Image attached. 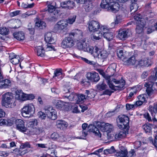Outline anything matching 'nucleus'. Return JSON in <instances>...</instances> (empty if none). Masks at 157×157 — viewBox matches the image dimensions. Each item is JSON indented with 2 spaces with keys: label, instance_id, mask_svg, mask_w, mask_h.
Returning a JSON list of instances; mask_svg holds the SVG:
<instances>
[{
  "label": "nucleus",
  "instance_id": "9b49d317",
  "mask_svg": "<svg viewBox=\"0 0 157 157\" xmlns=\"http://www.w3.org/2000/svg\"><path fill=\"white\" fill-rule=\"evenodd\" d=\"M15 122L17 130L21 132H26L27 129L25 126L24 121L21 119H17Z\"/></svg>",
  "mask_w": 157,
  "mask_h": 157
},
{
  "label": "nucleus",
  "instance_id": "f704fd0d",
  "mask_svg": "<svg viewBox=\"0 0 157 157\" xmlns=\"http://www.w3.org/2000/svg\"><path fill=\"white\" fill-rule=\"evenodd\" d=\"M93 7V3L91 2L85 3L84 6V9L86 12L90 11L92 9Z\"/></svg>",
  "mask_w": 157,
  "mask_h": 157
},
{
  "label": "nucleus",
  "instance_id": "774afa93",
  "mask_svg": "<svg viewBox=\"0 0 157 157\" xmlns=\"http://www.w3.org/2000/svg\"><path fill=\"white\" fill-rule=\"evenodd\" d=\"M88 131L86 130H82V136L80 138V139H85L84 138H85L86 136L88 134L87 132Z\"/></svg>",
  "mask_w": 157,
  "mask_h": 157
},
{
  "label": "nucleus",
  "instance_id": "e2e57ef3",
  "mask_svg": "<svg viewBox=\"0 0 157 157\" xmlns=\"http://www.w3.org/2000/svg\"><path fill=\"white\" fill-rule=\"evenodd\" d=\"M38 115L39 118L41 119H45L46 117V114L45 113L40 111L38 112Z\"/></svg>",
  "mask_w": 157,
  "mask_h": 157
},
{
  "label": "nucleus",
  "instance_id": "4c0bfd02",
  "mask_svg": "<svg viewBox=\"0 0 157 157\" xmlns=\"http://www.w3.org/2000/svg\"><path fill=\"white\" fill-rule=\"evenodd\" d=\"M99 72L100 74L107 81V82L108 84L109 82L111 80L110 77H111V75H109L105 73L102 70H99Z\"/></svg>",
  "mask_w": 157,
  "mask_h": 157
},
{
  "label": "nucleus",
  "instance_id": "ea45409f",
  "mask_svg": "<svg viewBox=\"0 0 157 157\" xmlns=\"http://www.w3.org/2000/svg\"><path fill=\"white\" fill-rule=\"evenodd\" d=\"M148 59L147 58H144L138 61V64L141 66H146L148 65Z\"/></svg>",
  "mask_w": 157,
  "mask_h": 157
},
{
  "label": "nucleus",
  "instance_id": "5701e85b",
  "mask_svg": "<svg viewBox=\"0 0 157 157\" xmlns=\"http://www.w3.org/2000/svg\"><path fill=\"white\" fill-rule=\"evenodd\" d=\"M13 36L14 38L18 40H22L25 39L24 34L22 31L16 32L13 34Z\"/></svg>",
  "mask_w": 157,
  "mask_h": 157
},
{
  "label": "nucleus",
  "instance_id": "58836bf2",
  "mask_svg": "<svg viewBox=\"0 0 157 157\" xmlns=\"http://www.w3.org/2000/svg\"><path fill=\"white\" fill-rule=\"evenodd\" d=\"M138 7L137 4L135 2H133L132 3L130 7L131 13L132 14L136 12L137 10Z\"/></svg>",
  "mask_w": 157,
  "mask_h": 157
},
{
  "label": "nucleus",
  "instance_id": "338daca9",
  "mask_svg": "<svg viewBox=\"0 0 157 157\" xmlns=\"http://www.w3.org/2000/svg\"><path fill=\"white\" fill-rule=\"evenodd\" d=\"M138 99L140 101L142 102L143 103L144 102H145V98L144 95H139L138 96Z\"/></svg>",
  "mask_w": 157,
  "mask_h": 157
},
{
  "label": "nucleus",
  "instance_id": "49530a36",
  "mask_svg": "<svg viewBox=\"0 0 157 157\" xmlns=\"http://www.w3.org/2000/svg\"><path fill=\"white\" fill-rule=\"evenodd\" d=\"M151 125L150 124H144L143 126V128L146 132H150L152 129Z\"/></svg>",
  "mask_w": 157,
  "mask_h": 157
},
{
  "label": "nucleus",
  "instance_id": "13d9d810",
  "mask_svg": "<svg viewBox=\"0 0 157 157\" xmlns=\"http://www.w3.org/2000/svg\"><path fill=\"white\" fill-rule=\"evenodd\" d=\"M63 105V102L61 101H58L55 105L56 108L59 109H61Z\"/></svg>",
  "mask_w": 157,
  "mask_h": 157
},
{
  "label": "nucleus",
  "instance_id": "4468645a",
  "mask_svg": "<svg viewBox=\"0 0 157 157\" xmlns=\"http://www.w3.org/2000/svg\"><path fill=\"white\" fill-rule=\"evenodd\" d=\"M67 22L65 20H61L56 25L55 29L57 31H61L66 28L67 26Z\"/></svg>",
  "mask_w": 157,
  "mask_h": 157
},
{
  "label": "nucleus",
  "instance_id": "a211bd4d",
  "mask_svg": "<svg viewBox=\"0 0 157 157\" xmlns=\"http://www.w3.org/2000/svg\"><path fill=\"white\" fill-rule=\"evenodd\" d=\"M123 61L124 62V64L127 65H133L137 62L135 56H133L127 60L126 59L123 60Z\"/></svg>",
  "mask_w": 157,
  "mask_h": 157
},
{
  "label": "nucleus",
  "instance_id": "f257e3e1",
  "mask_svg": "<svg viewBox=\"0 0 157 157\" xmlns=\"http://www.w3.org/2000/svg\"><path fill=\"white\" fill-rule=\"evenodd\" d=\"M82 35V32L78 29L75 30L74 32L71 33L69 34V36L66 37L62 42V47L65 48L72 46L74 45V43L72 36L74 37H77L79 35L81 36Z\"/></svg>",
  "mask_w": 157,
  "mask_h": 157
},
{
  "label": "nucleus",
  "instance_id": "20e7f679",
  "mask_svg": "<svg viewBox=\"0 0 157 157\" xmlns=\"http://www.w3.org/2000/svg\"><path fill=\"white\" fill-rule=\"evenodd\" d=\"M125 84V82L124 80L118 81L113 79L110 80L108 85L112 90H117L123 88Z\"/></svg>",
  "mask_w": 157,
  "mask_h": 157
},
{
  "label": "nucleus",
  "instance_id": "de8ad7c7",
  "mask_svg": "<svg viewBox=\"0 0 157 157\" xmlns=\"http://www.w3.org/2000/svg\"><path fill=\"white\" fill-rule=\"evenodd\" d=\"M99 35L97 36L94 34L91 36V39L94 40H99L100 39L101 37L102 36V33L101 32V30H99Z\"/></svg>",
  "mask_w": 157,
  "mask_h": 157
},
{
  "label": "nucleus",
  "instance_id": "e433bc0d",
  "mask_svg": "<svg viewBox=\"0 0 157 157\" xmlns=\"http://www.w3.org/2000/svg\"><path fill=\"white\" fill-rule=\"evenodd\" d=\"M16 98L18 100H21L22 101H25L27 99V95L25 94H18L17 91L16 92Z\"/></svg>",
  "mask_w": 157,
  "mask_h": 157
},
{
  "label": "nucleus",
  "instance_id": "b1692460",
  "mask_svg": "<svg viewBox=\"0 0 157 157\" xmlns=\"http://www.w3.org/2000/svg\"><path fill=\"white\" fill-rule=\"evenodd\" d=\"M4 105L6 108H13L16 106L15 99L13 98L3 103Z\"/></svg>",
  "mask_w": 157,
  "mask_h": 157
},
{
  "label": "nucleus",
  "instance_id": "0eeeda50",
  "mask_svg": "<svg viewBox=\"0 0 157 157\" xmlns=\"http://www.w3.org/2000/svg\"><path fill=\"white\" fill-rule=\"evenodd\" d=\"M132 34L131 30L130 29H127L119 30L118 36L121 40H124Z\"/></svg>",
  "mask_w": 157,
  "mask_h": 157
},
{
  "label": "nucleus",
  "instance_id": "680f3d73",
  "mask_svg": "<svg viewBox=\"0 0 157 157\" xmlns=\"http://www.w3.org/2000/svg\"><path fill=\"white\" fill-rule=\"evenodd\" d=\"M117 55L118 57L121 59H122L123 60H124V54L123 52V51L122 50H120L119 51L117 52Z\"/></svg>",
  "mask_w": 157,
  "mask_h": 157
},
{
  "label": "nucleus",
  "instance_id": "7ed1b4c3",
  "mask_svg": "<svg viewBox=\"0 0 157 157\" xmlns=\"http://www.w3.org/2000/svg\"><path fill=\"white\" fill-rule=\"evenodd\" d=\"M109 54L105 50L101 51L96 46H94L93 56L95 59H98L103 61L108 57Z\"/></svg>",
  "mask_w": 157,
  "mask_h": 157
},
{
  "label": "nucleus",
  "instance_id": "f8f14e48",
  "mask_svg": "<svg viewBox=\"0 0 157 157\" xmlns=\"http://www.w3.org/2000/svg\"><path fill=\"white\" fill-rule=\"evenodd\" d=\"M87 79L94 82H97L100 78L98 73L94 72H88L86 74Z\"/></svg>",
  "mask_w": 157,
  "mask_h": 157
},
{
  "label": "nucleus",
  "instance_id": "09e8293b",
  "mask_svg": "<svg viewBox=\"0 0 157 157\" xmlns=\"http://www.w3.org/2000/svg\"><path fill=\"white\" fill-rule=\"evenodd\" d=\"M37 121L36 120H35L33 121H30L28 124V128L27 129H31L32 128H33L35 125H37Z\"/></svg>",
  "mask_w": 157,
  "mask_h": 157
},
{
  "label": "nucleus",
  "instance_id": "473e14b6",
  "mask_svg": "<svg viewBox=\"0 0 157 157\" xmlns=\"http://www.w3.org/2000/svg\"><path fill=\"white\" fill-rule=\"evenodd\" d=\"M36 27L39 28L40 29L44 28L46 26L45 23L42 21L39 20L35 23Z\"/></svg>",
  "mask_w": 157,
  "mask_h": 157
},
{
  "label": "nucleus",
  "instance_id": "1a4fd4ad",
  "mask_svg": "<svg viewBox=\"0 0 157 157\" xmlns=\"http://www.w3.org/2000/svg\"><path fill=\"white\" fill-rule=\"evenodd\" d=\"M34 107L33 104H28L23 108L22 111V114L31 115L34 113Z\"/></svg>",
  "mask_w": 157,
  "mask_h": 157
},
{
  "label": "nucleus",
  "instance_id": "a18cd8bd",
  "mask_svg": "<svg viewBox=\"0 0 157 157\" xmlns=\"http://www.w3.org/2000/svg\"><path fill=\"white\" fill-rule=\"evenodd\" d=\"M117 65L115 63H112L110 66H109V70L110 71H112L113 74L111 75V76H112L113 75L114 73L115 72V70L116 68Z\"/></svg>",
  "mask_w": 157,
  "mask_h": 157
},
{
  "label": "nucleus",
  "instance_id": "7c9ffc66",
  "mask_svg": "<svg viewBox=\"0 0 157 157\" xmlns=\"http://www.w3.org/2000/svg\"><path fill=\"white\" fill-rule=\"evenodd\" d=\"M152 116L153 117V118L151 120V117L150 116V115L148 113H146L144 114V117L149 122L153 121L154 122H155L156 124H157V120L155 117V115L154 114Z\"/></svg>",
  "mask_w": 157,
  "mask_h": 157
},
{
  "label": "nucleus",
  "instance_id": "bf43d9fd",
  "mask_svg": "<svg viewBox=\"0 0 157 157\" xmlns=\"http://www.w3.org/2000/svg\"><path fill=\"white\" fill-rule=\"evenodd\" d=\"M59 137V136L58 134L56 132H54L53 133L51 136V138L55 140H57Z\"/></svg>",
  "mask_w": 157,
  "mask_h": 157
},
{
  "label": "nucleus",
  "instance_id": "8fccbe9b",
  "mask_svg": "<svg viewBox=\"0 0 157 157\" xmlns=\"http://www.w3.org/2000/svg\"><path fill=\"white\" fill-rule=\"evenodd\" d=\"M53 109L52 107L49 106H45L44 108L46 115L47 114L49 115V113L50 114V113L52 112Z\"/></svg>",
  "mask_w": 157,
  "mask_h": 157
},
{
  "label": "nucleus",
  "instance_id": "f03ea898",
  "mask_svg": "<svg viewBox=\"0 0 157 157\" xmlns=\"http://www.w3.org/2000/svg\"><path fill=\"white\" fill-rule=\"evenodd\" d=\"M118 126L120 129L128 130L129 128V119L125 115H120L118 117Z\"/></svg>",
  "mask_w": 157,
  "mask_h": 157
},
{
  "label": "nucleus",
  "instance_id": "79ce46f5",
  "mask_svg": "<svg viewBox=\"0 0 157 157\" xmlns=\"http://www.w3.org/2000/svg\"><path fill=\"white\" fill-rule=\"evenodd\" d=\"M64 97L68 99L69 100L71 101L75 99L77 97V95L75 93L72 92L69 95H67L64 96Z\"/></svg>",
  "mask_w": 157,
  "mask_h": 157
},
{
  "label": "nucleus",
  "instance_id": "c85d7f7f",
  "mask_svg": "<svg viewBox=\"0 0 157 157\" xmlns=\"http://www.w3.org/2000/svg\"><path fill=\"white\" fill-rule=\"evenodd\" d=\"M127 151L126 149H124L123 150L121 148L120 151L117 152L116 155L117 157H128L127 155Z\"/></svg>",
  "mask_w": 157,
  "mask_h": 157
},
{
  "label": "nucleus",
  "instance_id": "a878e982",
  "mask_svg": "<svg viewBox=\"0 0 157 157\" xmlns=\"http://www.w3.org/2000/svg\"><path fill=\"white\" fill-rule=\"evenodd\" d=\"M52 33H46L45 35V40L48 43L53 44L54 42V40L52 37Z\"/></svg>",
  "mask_w": 157,
  "mask_h": 157
},
{
  "label": "nucleus",
  "instance_id": "39448f33",
  "mask_svg": "<svg viewBox=\"0 0 157 157\" xmlns=\"http://www.w3.org/2000/svg\"><path fill=\"white\" fill-rule=\"evenodd\" d=\"M96 125L102 132H111L113 128L112 124L105 123L104 122H97Z\"/></svg>",
  "mask_w": 157,
  "mask_h": 157
},
{
  "label": "nucleus",
  "instance_id": "4be33fe9",
  "mask_svg": "<svg viewBox=\"0 0 157 157\" xmlns=\"http://www.w3.org/2000/svg\"><path fill=\"white\" fill-rule=\"evenodd\" d=\"M2 96L3 103L14 98L13 94L10 92H6L2 95Z\"/></svg>",
  "mask_w": 157,
  "mask_h": 157
},
{
  "label": "nucleus",
  "instance_id": "2eb2a0df",
  "mask_svg": "<svg viewBox=\"0 0 157 157\" xmlns=\"http://www.w3.org/2000/svg\"><path fill=\"white\" fill-rule=\"evenodd\" d=\"M87 129L88 132H93L95 136L99 137H101V134L99 130L94 125L90 124L87 127Z\"/></svg>",
  "mask_w": 157,
  "mask_h": 157
},
{
  "label": "nucleus",
  "instance_id": "6e6552de",
  "mask_svg": "<svg viewBox=\"0 0 157 157\" xmlns=\"http://www.w3.org/2000/svg\"><path fill=\"white\" fill-rule=\"evenodd\" d=\"M89 29L90 31L92 32H94L100 29V27L99 23L95 21H91L89 22Z\"/></svg>",
  "mask_w": 157,
  "mask_h": 157
},
{
  "label": "nucleus",
  "instance_id": "052dcab7",
  "mask_svg": "<svg viewBox=\"0 0 157 157\" xmlns=\"http://www.w3.org/2000/svg\"><path fill=\"white\" fill-rule=\"evenodd\" d=\"M50 14L51 17L49 18L50 20L52 21H55L56 20L57 17H58V13H51Z\"/></svg>",
  "mask_w": 157,
  "mask_h": 157
},
{
  "label": "nucleus",
  "instance_id": "603ef678",
  "mask_svg": "<svg viewBox=\"0 0 157 157\" xmlns=\"http://www.w3.org/2000/svg\"><path fill=\"white\" fill-rule=\"evenodd\" d=\"M94 47L93 48L92 47L89 46L87 44L86 48L85 49L84 51H86L91 53L93 55V53L94 50Z\"/></svg>",
  "mask_w": 157,
  "mask_h": 157
},
{
  "label": "nucleus",
  "instance_id": "c9c22d12",
  "mask_svg": "<svg viewBox=\"0 0 157 157\" xmlns=\"http://www.w3.org/2000/svg\"><path fill=\"white\" fill-rule=\"evenodd\" d=\"M97 90L100 91H102L105 90L107 87V86L104 82H100L96 86Z\"/></svg>",
  "mask_w": 157,
  "mask_h": 157
},
{
  "label": "nucleus",
  "instance_id": "6e6d98bb",
  "mask_svg": "<svg viewBox=\"0 0 157 157\" xmlns=\"http://www.w3.org/2000/svg\"><path fill=\"white\" fill-rule=\"evenodd\" d=\"M20 60V58L19 56H17L14 58H13L10 62L13 64H17L18 63Z\"/></svg>",
  "mask_w": 157,
  "mask_h": 157
},
{
  "label": "nucleus",
  "instance_id": "423d86ee",
  "mask_svg": "<svg viewBox=\"0 0 157 157\" xmlns=\"http://www.w3.org/2000/svg\"><path fill=\"white\" fill-rule=\"evenodd\" d=\"M154 79V77L153 78V77H150L149 79L151 81L147 83H146L144 84L145 86L147 87L146 91L149 95H151L155 91V88L153 86V81L155 80Z\"/></svg>",
  "mask_w": 157,
  "mask_h": 157
},
{
  "label": "nucleus",
  "instance_id": "37998d69",
  "mask_svg": "<svg viewBox=\"0 0 157 157\" xmlns=\"http://www.w3.org/2000/svg\"><path fill=\"white\" fill-rule=\"evenodd\" d=\"M134 18L135 20L136 21V22L139 21V22H140V23H141L142 21L145 22L144 18L142 17V15L140 14L136 15L134 16Z\"/></svg>",
  "mask_w": 157,
  "mask_h": 157
},
{
  "label": "nucleus",
  "instance_id": "0e129e2a",
  "mask_svg": "<svg viewBox=\"0 0 157 157\" xmlns=\"http://www.w3.org/2000/svg\"><path fill=\"white\" fill-rule=\"evenodd\" d=\"M61 69H57L54 71V75L53 77L54 78L62 74Z\"/></svg>",
  "mask_w": 157,
  "mask_h": 157
},
{
  "label": "nucleus",
  "instance_id": "f3484780",
  "mask_svg": "<svg viewBox=\"0 0 157 157\" xmlns=\"http://www.w3.org/2000/svg\"><path fill=\"white\" fill-rule=\"evenodd\" d=\"M60 5L63 8H67L69 9H70L74 6L75 3L73 1L68 0L61 2Z\"/></svg>",
  "mask_w": 157,
  "mask_h": 157
},
{
  "label": "nucleus",
  "instance_id": "c03bdc74",
  "mask_svg": "<svg viewBox=\"0 0 157 157\" xmlns=\"http://www.w3.org/2000/svg\"><path fill=\"white\" fill-rule=\"evenodd\" d=\"M115 150L113 146H112L110 149H106L104 151V154L105 155L111 154L115 152Z\"/></svg>",
  "mask_w": 157,
  "mask_h": 157
},
{
  "label": "nucleus",
  "instance_id": "2f4dec72",
  "mask_svg": "<svg viewBox=\"0 0 157 157\" xmlns=\"http://www.w3.org/2000/svg\"><path fill=\"white\" fill-rule=\"evenodd\" d=\"M50 113V114L49 113V115L47 114L46 116L48 118L52 120H55L57 118L56 111L54 109Z\"/></svg>",
  "mask_w": 157,
  "mask_h": 157
},
{
  "label": "nucleus",
  "instance_id": "72a5a7b5",
  "mask_svg": "<svg viewBox=\"0 0 157 157\" xmlns=\"http://www.w3.org/2000/svg\"><path fill=\"white\" fill-rule=\"evenodd\" d=\"M149 110L151 112L152 116L155 114L157 113V102L155 103L153 106L150 105L149 108Z\"/></svg>",
  "mask_w": 157,
  "mask_h": 157
},
{
  "label": "nucleus",
  "instance_id": "6ab92c4d",
  "mask_svg": "<svg viewBox=\"0 0 157 157\" xmlns=\"http://www.w3.org/2000/svg\"><path fill=\"white\" fill-rule=\"evenodd\" d=\"M140 22L138 21L136 22V32L137 33L140 34L143 33V29L145 25V22L142 21L140 23Z\"/></svg>",
  "mask_w": 157,
  "mask_h": 157
},
{
  "label": "nucleus",
  "instance_id": "3c124183",
  "mask_svg": "<svg viewBox=\"0 0 157 157\" xmlns=\"http://www.w3.org/2000/svg\"><path fill=\"white\" fill-rule=\"evenodd\" d=\"M85 94L86 95V98H92L95 97V94L94 92H91L88 90H86Z\"/></svg>",
  "mask_w": 157,
  "mask_h": 157
},
{
  "label": "nucleus",
  "instance_id": "bb28decb",
  "mask_svg": "<svg viewBox=\"0 0 157 157\" xmlns=\"http://www.w3.org/2000/svg\"><path fill=\"white\" fill-rule=\"evenodd\" d=\"M10 83V80L5 79L0 80V88H6L8 87Z\"/></svg>",
  "mask_w": 157,
  "mask_h": 157
},
{
  "label": "nucleus",
  "instance_id": "4d7b16f0",
  "mask_svg": "<svg viewBox=\"0 0 157 157\" xmlns=\"http://www.w3.org/2000/svg\"><path fill=\"white\" fill-rule=\"evenodd\" d=\"M85 96V95L82 94H81L78 96H77V97H78V101L81 103L84 102V101L86 98Z\"/></svg>",
  "mask_w": 157,
  "mask_h": 157
},
{
  "label": "nucleus",
  "instance_id": "393cba45",
  "mask_svg": "<svg viewBox=\"0 0 157 157\" xmlns=\"http://www.w3.org/2000/svg\"><path fill=\"white\" fill-rule=\"evenodd\" d=\"M37 55L40 57H44L45 56V50L41 46H39L35 48Z\"/></svg>",
  "mask_w": 157,
  "mask_h": 157
},
{
  "label": "nucleus",
  "instance_id": "9d476101",
  "mask_svg": "<svg viewBox=\"0 0 157 157\" xmlns=\"http://www.w3.org/2000/svg\"><path fill=\"white\" fill-rule=\"evenodd\" d=\"M100 30L102 33L104 37L108 41H110L113 38V33L109 32L105 26H101Z\"/></svg>",
  "mask_w": 157,
  "mask_h": 157
},
{
  "label": "nucleus",
  "instance_id": "cd10ccee",
  "mask_svg": "<svg viewBox=\"0 0 157 157\" xmlns=\"http://www.w3.org/2000/svg\"><path fill=\"white\" fill-rule=\"evenodd\" d=\"M87 44V43H86L85 41H81L77 43V48L79 50L84 51Z\"/></svg>",
  "mask_w": 157,
  "mask_h": 157
},
{
  "label": "nucleus",
  "instance_id": "ddd939ff",
  "mask_svg": "<svg viewBox=\"0 0 157 157\" xmlns=\"http://www.w3.org/2000/svg\"><path fill=\"white\" fill-rule=\"evenodd\" d=\"M44 131L42 127L33 128L31 129H27L26 132L27 134L29 135H39Z\"/></svg>",
  "mask_w": 157,
  "mask_h": 157
},
{
  "label": "nucleus",
  "instance_id": "412c9836",
  "mask_svg": "<svg viewBox=\"0 0 157 157\" xmlns=\"http://www.w3.org/2000/svg\"><path fill=\"white\" fill-rule=\"evenodd\" d=\"M56 125L57 128L63 130L66 128L68 124L66 121L60 120L57 121Z\"/></svg>",
  "mask_w": 157,
  "mask_h": 157
},
{
  "label": "nucleus",
  "instance_id": "aec40b11",
  "mask_svg": "<svg viewBox=\"0 0 157 157\" xmlns=\"http://www.w3.org/2000/svg\"><path fill=\"white\" fill-rule=\"evenodd\" d=\"M119 5L117 3H112L108 8V10L113 13H116L118 11Z\"/></svg>",
  "mask_w": 157,
  "mask_h": 157
},
{
  "label": "nucleus",
  "instance_id": "a19ab883",
  "mask_svg": "<svg viewBox=\"0 0 157 157\" xmlns=\"http://www.w3.org/2000/svg\"><path fill=\"white\" fill-rule=\"evenodd\" d=\"M76 17V16L75 15L70 16L67 21H66L67 22V24H68V23L70 24H73V23L75 22Z\"/></svg>",
  "mask_w": 157,
  "mask_h": 157
},
{
  "label": "nucleus",
  "instance_id": "69168bd1",
  "mask_svg": "<svg viewBox=\"0 0 157 157\" xmlns=\"http://www.w3.org/2000/svg\"><path fill=\"white\" fill-rule=\"evenodd\" d=\"M122 20V16L121 15H117L116 17V19L115 21V24H117L121 22Z\"/></svg>",
  "mask_w": 157,
  "mask_h": 157
},
{
  "label": "nucleus",
  "instance_id": "c756f323",
  "mask_svg": "<svg viewBox=\"0 0 157 157\" xmlns=\"http://www.w3.org/2000/svg\"><path fill=\"white\" fill-rule=\"evenodd\" d=\"M111 3V0H102L100 6L102 8L108 9L109 5Z\"/></svg>",
  "mask_w": 157,
  "mask_h": 157
},
{
  "label": "nucleus",
  "instance_id": "864d4df0",
  "mask_svg": "<svg viewBox=\"0 0 157 157\" xmlns=\"http://www.w3.org/2000/svg\"><path fill=\"white\" fill-rule=\"evenodd\" d=\"M8 29L5 27H3L0 29V34L1 35H7L8 34Z\"/></svg>",
  "mask_w": 157,
  "mask_h": 157
},
{
  "label": "nucleus",
  "instance_id": "5fc2aeb1",
  "mask_svg": "<svg viewBox=\"0 0 157 157\" xmlns=\"http://www.w3.org/2000/svg\"><path fill=\"white\" fill-rule=\"evenodd\" d=\"M48 8L46 10V11H48V12L50 13H52L56 9V8L54 6L51 4H49L47 6Z\"/></svg>",
  "mask_w": 157,
  "mask_h": 157
},
{
  "label": "nucleus",
  "instance_id": "dca6fc26",
  "mask_svg": "<svg viewBox=\"0 0 157 157\" xmlns=\"http://www.w3.org/2000/svg\"><path fill=\"white\" fill-rule=\"evenodd\" d=\"M122 130L119 132H117L115 135V138L116 139H120L125 137L127 134H128V130L126 129H121Z\"/></svg>",
  "mask_w": 157,
  "mask_h": 157
}]
</instances>
